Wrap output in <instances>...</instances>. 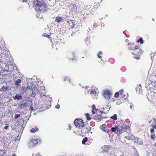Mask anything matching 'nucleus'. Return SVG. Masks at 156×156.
<instances>
[{"label": "nucleus", "instance_id": "nucleus-10", "mask_svg": "<svg viewBox=\"0 0 156 156\" xmlns=\"http://www.w3.org/2000/svg\"><path fill=\"white\" fill-rule=\"evenodd\" d=\"M38 143L37 140L36 139H33L29 143L30 146L33 147L37 144Z\"/></svg>", "mask_w": 156, "mask_h": 156}, {"label": "nucleus", "instance_id": "nucleus-23", "mask_svg": "<svg viewBox=\"0 0 156 156\" xmlns=\"http://www.w3.org/2000/svg\"><path fill=\"white\" fill-rule=\"evenodd\" d=\"M77 7L76 5L73 4L72 5V9L73 11L75 12L77 9Z\"/></svg>", "mask_w": 156, "mask_h": 156}, {"label": "nucleus", "instance_id": "nucleus-35", "mask_svg": "<svg viewBox=\"0 0 156 156\" xmlns=\"http://www.w3.org/2000/svg\"><path fill=\"white\" fill-rule=\"evenodd\" d=\"M20 116V115L19 114H15V119H17Z\"/></svg>", "mask_w": 156, "mask_h": 156}, {"label": "nucleus", "instance_id": "nucleus-25", "mask_svg": "<svg viewBox=\"0 0 156 156\" xmlns=\"http://www.w3.org/2000/svg\"><path fill=\"white\" fill-rule=\"evenodd\" d=\"M137 43L140 42V43L141 44H143L144 43V41L143 40V38L142 37H140L139 40H138L136 41Z\"/></svg>", "mask_w": 156, "mask_h": 156}, {"label": "nucleus", "instance_id": "nucleus-44", "mask_svg": "<svg viewBox=\"0 0 156 156\" xmlns=\"http://www.w3.org/2000/svg\"><path fill=\"white\" fill-rule=\"evenodd\" d=\"M27 0H22V2H27Z\"/></svg>", "mask_w": 156, "mask_h": 156}, {"label": "nucleus", "instance_id": "nucleus-29", "mask_svg": "<svg viewBox=\"0 0 156 156\" xmlns=\"http://www.w3.org/2000/svg\"><path fill=\"white\" fill-rule=\"evenodd\" d=\"M103 55V53L101 51H99L98 54V57L99 58H101L102 57L101 56Z\"/></svg>", "mask_w": 156, "mask_h": 156}, {"label": "nucleus", "instance_id": "nucleus-2", "mask_svg": "<svg viewBox=\"0 0 156 156\" xmlns=\"http://www.w3.org/2000/svg\"><path fill=\"white\" fill-rule=\"evenodd\" d=\"M130 128L126 125L125 123H122L121 126H117L111 128L112 132H114L117 135H120L126 130H130Z\"/></svg>", "mask_w": 156, "mask_h": 156}, {"label": "nucleus", "instance_id": "nucleus-21", "mask_svg": "<svg viewBox=\"0 0 156 156\" xmlns=\"http://www.w3.org/2000/svg\"><path fill=\"white\" fill-rule=\"evenodd\" d=\"M90 94H92V96L94 95L95 96L96 95H97L96 91L94 90H91L90 91Z\"/></svg>", "mask_w": 156, "mask_h": 156}, {"label": "nucleus", "instance_id": "nucleus-43", "mask_svg": "<svg viewBox=\"0 0 156 156\" xmlns=\"http://www.w3.org/2000/svg\"><path fill=\"white\" fill-rule=\"evenodd\" d=\"M153 120L155 124H156V119L154 118L153 119Z\"/></svg>", "mask_w": 156, "mask_h": 156}, {"label": "nucleus", "instance_id": "nucleus-48", "mask_svg": "<svg viewBox=\"0 0 156 156\" xmlns=\"http://www.w3.org/2000/svg\"><path fill=\"white\" fill-rule=\"evenodd\" d=\"M152 121L151 120H150V121L149 122V123L150 124L151 122Z\"/></svg>", "mask_w": 156, "mask_h": 156}, {"label": "nucleus", "instance_id": "nucleus-6", "mask_svg": "<svg viewBox=\"0 0 156 156\" xmlns=\"http://www.w3.org/2000/svg\"><path fill=\"white\" fill-rule=\"evenodd\" d=\"M27 88L30 91H32L31 95L32 96L34 97L35 96H34V95L35 94V87H34V83H31L30 85L29 86H28L27 87Z\"/></svg>", "mask_w": 156, "mask_h": 156}, {"label": "nucleus", "instance_id": "nucleus-42", "mask_svg": "<svg viewBox=\"0 0 156 156\" xmlns=\"http://www.w3.org/2000/svg\"><path fill=\"white\" fill-rule=\"evenodd\" d=\"M9 127V126H6L5 128H4V129H8Z\"/></svg>", "mask_w": 156, "mask_h": 156}, {"label": "nucleus", "instance_id": "nucleus-49", "mask_svg": "<svg viewBox=\"0 0 156 156\" xmlns=\"http://www.w3.org/2000/svg\"><path fill=\"white\" fill-rule=\"evenodd\" d=\"M12 156H16V155L15 154H14L12 155Z\"/></svg>", "mask_w": 156, "mask_h": 156}, {"label": "nucleus", "instance_id": "nucleus-4", "mask_svg": "<svg viewBox=\"0 0 156 156\" xmlns=\"http://www.w3.org/2000/svg\"><path fill=\"white\" fill-rule=\"evenodd\" d=\"M74 124L76 127L81 128L84 126V124L83 121L80 119H76L74 121Z\"/></svg>", "mask_w": 156, "mask_h": 156}, {"label": "nucleus", "instance_id": "nucleus-12", "mask_svg": "<svg viewBox=\"0 0 156 156\" xmlns=\"http://www.w3.org/2000/svg\"><path fill=\"white\" fill-rule=\"evenodd\" d=\"M101 129L104 132H106L108 131L106 125L103 124L100 126Z\"/></svg>", "mask_w": 156, "mask_h": 156}, {"label": "nucleus", "instance_id": "nucleus-45", "mask_svg": "<svg viewBox=\"0 0 156 156\" xmlns=\"http://www.w3.org/2000/svg\"><path fill=\"white\" fill-rule=\"evenodd\" d=\"M119 156H124L123 153L122 152L121 153V154Z\"/></svg>", "mask_w": 156, "mask_h": 156}, {"label": "nucleus", "instance_id": "nucleus-20", "mask_svg": "<svg viewBox=\"0 0 156 156\" xmlns=\"http://www.w3.org/2000/svg\"><path fill=\"white\" fill-rule=\"evenodd\" d=\"M63 20L62 19L61 17H57L56 19L55 20V21L59 23L61 22Z\"/></svg>", "mask_w": 156, "mask_h": 156}, {"label": "nucleus", "instance_id": "nucleus-24", "mask_svg": "<svg viewBox=\"0 0 156 156\" xmlns=\"http://www.w3.org/2000/svg\"><path fill=\"white\" fill-rule=\"evenodd\" d=\"M99 3H95L94 5L93 6V8L94 9H97L99 6Z\"/></svg>", "mask_w": 156, "mask_h": 156}, {"label": "nucleus", "instance_id": "nucleus-53", "mask_svg": "<svg viewBox=\"0 0 156 156\" xmlns=\"http://www.w3.org/2000/svg\"><path fill=\"white\" fill-rule=\"evenodd\" d=\"M82 58H84V57H83Z\"/></svg>", "mask_w": 156, "mask_h": 156}, {"label": "nucleus", "instance_id": "nucleus-50", "mask_svg": "<svg viewBox=\"0 0 156 156\" xmlns=\"http://www.w3.org/2000/svg\"><path fill=\"white\" fill-rule=\"evenodd\" d=\"M130 108H132V105H130Z\"/></svg>", "mask_w": 156, "mask_h": 156}, {"label": "nucleus", "instance_id": "nucleus-26", "mask_svg": "<svg viewBox=\"0 0 156 156\" xmlns=\"http://www.w3.org/2000/svg\"><path fill=\"white\" fill-rule=\"evenodd\" d=\"M22 80L20 79H18L16 82L15 84L17 86H18L20 85V83L21 82Z\"/></svg>", "mask_w": 156, "mask_h": 156}, {"label": "nucleus", "instance_id": "nucleus-46", "mask_svg": "<svg viewBox=\"0 0 156 156\" xmlns=\"http://www.w3.org/2000/svg\"><path fill=\"white\" fill-rule=\"evenodd\" d=\"M68 78L67 77H66L65 78H64V80L65 81H66V80H68Z\"/></svg>", "mask_w": 156, "mask_h": 156}, {"label": "nucleus", "instance_id": "nucleus-27", "mask_svg": "<svg viewBox=\"0 0 156 156\" xmlns=\"http://www.w3.org/2000/svg\"><path fill=\"white\" fill-rule=\"evenodd\" d=\"M88 140V138L87 137H84L82 141V144H84Z\"/></svg>", "mask_w": 156, "mask_h": 156}, {"label": "nucleus", "instance_id": "nucleus-1", "mask_svg": "<svg viewBox=\"0 0 156 156\" xmlns=\"http://www.w3.org/2000/svg\"><path fill=\"white\" fill-rule=\"evenodd\" d=\"M29 4H33V7L38 12L44 13L48 9V6L43 0H29Z\"/></svg>", "mask_w": 156, "mask_h": 156}, {"label": "nucleus", "instance_id": "nucleus-9", "mask_svg": "<svg viewBox=\"0 0 156 156\" xmlns=\"http://www.w3.org/2000/svg\"><path fill=\"white\" fill-rule=\"evenodd\" d=\"M107 117L101 116L100 114H97L95 115L94 119L97 121H100L101 119L104 118H107Z\"/></svg>", "mask_w": 156, "mask_h": 156}, {"label": "nucleus", "instance_id": "nucleus-15", "mask_svg": "<svg viewBox=\"0 0 156 156\" xmlns=\"http://www.w3.org/2000/svg\"><path fill=\"white\" fill-rule=\"evenodd\" d=\"M28 104L26 103H21V104L19 105V107L20 108H23L26 107L28 106Z\"/></svg>", "mask_w": 156, "mask_h": 156}, {"label": "nucleus", "instance_id": "nucleus-37", "mask_svg": "<svg viewBox=\"0 0 156 156\" xmlns=\"http://www.w3.org/2000/svg\"><path fill=\"white\" fill-rule=\"evenodd\" d=\"M150 132L151 133H153L155 132V130L154 128H152L150 129Z\"/></svg>", "mask_w": 156, "mask_h": 156}, {"label": "nucleus", "instance_id": "nucleus-39", "mask_svg": "<svg viewBox=\"0 0 156 156\" xmlns=\"http://www.w3.org/2000/svg\"><path fill=\"white\" fill-rule=\"evenodd\" d=\"M152 127L153 128H154L155 129H156V124L155 123V124L152 125Z\"/></svg>", "mask_w": 156, "mask_h": 156}, {"label": "nucleus", "instance_id": "nucleus-3", "mask_svg": "<svg viewBox=\"0 0 156 156\" xmlns=\"http://www.w3.org/2000/svg\"><path fill=\"white\" fill-rule=\"evenodd\" d=\"M143 53V51L139 46L131 52L133 55V58L137 59H140V56Z\"/></svg>", "mask_w": 156, "mask_h": 156}, {"label": "nucleus", "instance_id": "nucleus-7", "mask_svg": "<svg viewBox=\"0 0 156 156\" xmlns=\"http://www.w3.org/2000/svg\"><path fill=\"white\" fill-rule=\"evenodd\" d=\"M138 46V45H135L134 43L128 44V49L129 50L132 51L134 50Z\"/></svg>", "mask_w": 156, "mask_h": 156}, {"label": "nucleus", "instance_id": "nucleus-36", "mask_svg": "<svg viewBox=\"0 0 156 156\" xmlns=\"http://www.w3.org/2000/svg\"><path fill=\"white\" fill-rule=\"evenodd\" d=\"M119 92V93L120 94L122 95L123 93V90L122 89H121Z\"/></svg>", "mask_w": 156, "mask_h": 156}, {"label": "nucleus", "instance_id": "nucleus-52", "mask_svg": "<svg viewBox=\"0 0 156 156\" xmlns=\"http://www.w3.org/2000/svg\"><path fill=\"white\" fill-rule=\"evenodd\" d=\"M30 109H33L32 107H31L30 108Z\"/></svg>", "mask_w": 156, "mask_h": 156}, {"label": "nucleus", "instance_id": "nucleus-17", "mask_svg": "<svg viewBox=\"0 0 156 156\" xmlns=\"http://www.w3.org/2000/svg\"><path fill=\"white\" fill-rule=\"evenodd\" d=\"M39 129L37 127H35V128H32L30 131L31 133H34L38 131Z\"/></svg>", "mask_w": 156, "mask_h": 156}, {"label": "nucleus", "instance_id": "nucleus-47", "mask_svg": "<svg viewBox=\"0 0 156 156\" xmlns=\"http://www.w3.org/2000/svg\"><path fill=\"white\" fill-rule=\"evenodd\" d=\"M68 127H69V129H71V126H70V125H69V126H68Z\"/></svg>", "mask_w": 156, "mask_h": 156}, {"label": "nucleus", "instance_id": "nucleus-19", "mask_svg": "<svg viewBox=\"0 0 156 156\" xmlns=\"http://www.w3.org/2000/svg\"><path fill=\"white\" fill-rule=\"evenodd\" d=\"M71 23L70 24H72V25H71V28H73L75 26V21L74 20H70Z\"/></svg>", "mask_w": 156, "mask_h": 156}, {"label": "nucleus", "instance_id": "nucleus-51", "mask_svg": "<svg viewBox=\"0 0 156 156\" xmlns=\"http://www.w3.org/2000/svg\"><path fill=\"white\" fill-rule=\"evenodd\" d=\"M73 60H75V61H76L75 59H72V61H73Z\"/></svg>", "mask_w": 156, "mask_h": 156}, {"label": "nucleus", "instance_id": "nucleus-38", "mask_svg": "<svg viewBox=\"0 0 156 156\" xmlns=\"http://www.w3.org/2000/svg\"><path fill=\"white\" fill-rule=\"evenodd\" d=\"M55 108L59 109L60 108V105H57L55 106Z\"/></svg>", "mask_w": 156, "mask_h": 156}, {"label": "nucleus", "instance_id": "nucleus-31", "mask_svg": "<svg viewBox=\"0 0 156 156\" xmlns=\"http://www.w3.org/2000/svg\"><path fill=\"white\" fill-rule=\"evenodd\" d=\"M91 127H90V126H89L88 127H87L86 128V129H87V131H86L85 132V133H89L90 132V129H91Z\"/></svg>", "mask_w": 156, "mask_h": 156}, {"label": "nucleus", "instance_id": "nucleus-13", "mask_svg": "<svg viewBox=\"0 0 156 156\" xmlns=\"http://www.w3.org/2000/svg\"><path fill=\"white\" fill-rule=\"evenodd\" d=\"M125 139L128 140H133L134 139V137L131 134H129L128 136L125 137Z\"/></svg>", "mask_w": 156, "mask_h": 156}, {"label": "nucleus", "instance_id": "nucleus-32", "mask_svg": "<svg viewBox=\"0 0 156 156\" xmlns=\"http://www.w3.org/2000/svg\"><path fill=\"white\" fill-rule=\"evenodd\" d=\"M119 92H117L115 93L114 96L115 98H118L119 96Z\"/></svg>", "mask_w": 156, "mask_h": 156}, {"label": "nucleus", "instance_id": "nucleus-18", "mask_svg": "<svg viewBox=\"0 0 156 156\" xmlns=\"http://www.w3.org/2000/svg\"><path fill=\"white\" fill-rule=\"evenodd\" d=\"M142 87L141 85L140 84L136 88V91L138 92L139 93H140L142 91Z\"/></svg>", "mask_w": 156, "mask_h": 156}, {"label": "nucleus", "instance_id": "nucleus-8", "mask_svg": "<svg viewBox=\"0 0 156 156\" xmlns=\"http://www.w3.org/2000/svg\"><path fill=\"white\" fill-rule=\"evenodd\" d=\"M110 145H105L102 147L103 151L105 152H107L111 148Z\"/></svg>", "mask_w": 156, "mask_h": 156}, {"label": "nucleus", "instance_id": "nucleus-33", "mask_svg": "<svg viewBox=\"0 0 156 156\" xmlns=\"http://www.w3.org/2000/svg\"><path fill=\"white\" fill-rule=\"evenodd\" d=\"M156 137V134H153L151 135V138L152 139L154 140Z\"/></svg>", "mask_w": 156, "mask_h": 156}, {"label": "nucleus", "instance_id": "nucleus-11", "mask_svg": "<svg viewBox=\"0 0 156 156\" xmlns=\"http://www.w3.org/2000/svg\"><path fill=\"white\" fill-rule=\"evenodd\" d=\"M91 107L92 108V114L93 115H94L97 112V111L98 110L96 108L95 105H93Z\"/></svg>", "mask_w": 156, "mask_h": 156}, {"label": "nucleus", "instance_id": "nucleus-41", "mask_svg": "<svg viewBox=\"0 0 156 156\" xmlns=\"http://www.w3.org/2000/svg\"><path fill=\"white\" fill-rule=\"evenodd\" d=\"M100 113L101 115H103V114H105V112L102 111H100Z\"/></svg>", "mask_w": 156, "mask_h": 156}, {"label": "nucleus", "instance_id": "nucleus-16", "mask_svg": "<svg viewBox=\"0 0 156 156\" xmlns=\"http://www.w3.org/2000/svg\"><path fill=\"white\" fill-rule=\"evenodd\" d=\"M14 99L15 100L22 99V95L20 94H16V95L14 97Z\"/></svg>", "mask_w": 156, "mask_h": 156}, {"label": "nucleus", "instance_id": "nucleus-28", "mask_svg": "<svg viewBox=\"0 0 156 156\" xmlns=\"http://www.w3.org/2000/svg\"><path fill=\"white\" fill-rule=\"evenodd\" d=\"M91 8L90 5H87L84 8V10L87 11L89 10Z\"/></svg>", "mask_w": 156, "mask_h": 156}, {"label": "nucleus", "instance_id": "nucleus-34", "mask_svg": "<svg viewBox=\"0 0 156 156\" xmlns=\"http://www.w3.org/2000/svg\"><path fill=\"white\" fill-rule=\"evenodd\" d=\"M44 37H48V38H49V39H50L51 38L50 35H47L46 33L44 34Z\"/></svg>", "mask_w": 156, "mask_h": 156}, {"label": "nucleus", "instance_id": "nucleus-30", "mask_svg": "<svg viewBox=\"0 0 156 156\" xmlns=\"http://www.w3.org/2000/svg\"><path fill=\"white\" fill-rule=\"evenodd\" d=\"M86 116L87 119L88 120H90L91 119V118L90 117V115L88 113L86 114Z\"/></svg>", "mask_w": 156, "mask_h": 156}, {"label": "nucleus", "instance_id": "nucleus-14", "mask_svg": "<svg viewBox=\"0 0 156 156\" xmlns=\"http://www.w3.org/2000/svg\"><path fill=\"white\" fill-rule=\"evenodd\" d=\"M9 87L7 86H3L1 88H0V91L2 92H5L8 89Z\"/></svg>", "mask_w": 156, "mask_h": 156}, {"label": "nucleus", "instance_id": "nucleus-40", "mask_svg": "<svg viewBox=\"0 0 156 156\" xmlns=\"http://www.w3.org/2000/svg\"><path fill=\"white\" fill-rule=\"evenodd\" d=\"M126 95L125 94H123V95H122V98H124L125 99H126V98H125L126 97Z\"/></svg>", "mask_w": 156, "mask_h": 156}, {"label": "nucleus", "instance_id": "nucleus-5", "mask_svg": "<svg viewBox=\"0 0 156 156\" xmlns=\"http://www.w3.org/2000/svg\"><path fill=\"white\" fill-rule=\"evenodd\" d=\"M103 96L105 99L109 100L112 96V94L110 90H105L104 91Z\"/></svg>", "mask_w": 156, "mask_h": 156}, {"label": "nucleus", "instance_id": "nucleus-22", "mask_svg": "<svg viewBox=\"0 0 156 156\" xmlns=\"http://www.w3.org/2000/svg\"><path fill=\"white\" fill-rule=\"evenodd\" d=\"M117 114H114L110 118L114 120H116L117 119Z\"/></svg>", "mask_w": 156, "mask_h": 156}]
</instances>
